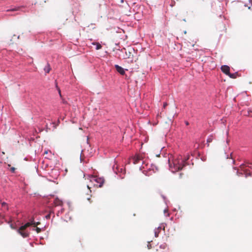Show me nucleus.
Here are the masks:
<instances>
[{
    "label": "nucleus",
    "mask_w": 252,
    "mask_h": 252,
    "mask_svg": "<svg viewBox=\"0 0 252 252\" xmlns=\"http://www.w3.org/2000/svg\"><path fill=\"white\" fill-rule=\"evenodd\" d=\"M189 159V157L186 159H182L181 158H178L173 160L172 165L171 164L170 168L172 172H177L182 170L186 165V160Z\"/></svg>",
    "instance_id": "obj_1"
},
{
    "label": "nucleus",
    "mask_w": 252,
    "mask_h": 252,
    "mask_svg": "<svg viewBox=\"0 0 252 252\" xmlns=\"http://www.w3.org/2000/svg\"><path fill=\"white\" fill-rule=\"evenodd\" d=\"M90 181L93 184L94 186L96 187H101L104 182L103 178L94 176L90 177Z\"/></svg>",
    "instance_id": "obj_2"
},
{
    "label": "nucleus",
    "mask_w": 252,
    "mask_h": 252,
    "mask_svg": "<svg viewBox=\"0 0 252 252\" xmlns=\"http://www.w3.org/2000/svg\"><path fill=\"white\" fill-rule=\"evenodd\" d=\"M18 232L23 237L27 238L29 236V233L26 229L20 230V227L18 229Z\"/></svg>",
    "instance_id": "obj_3"
},
{
    "label": "nucleus",
    "mask_w": 252,
    "mask_h": 252,
    "mask_svg": "<svg viewBox=\"0 0 252 252\" xmlns=\"http://www.w3.org/2000/svg\"><path fill=\"white\" fill-rule=\"evenodd\" d=\"M143 158V156L142 155L138 154L136 155L133 158V163L135 164L138 163Z\"/></svg>",
    "instance_id": "obj_4"
},
{
    "label": "nucleus",
    "mask_w": 252,
    "mask_h": 252,
    "mask_svg": "<svg viewBox=\"0 0 252 252\" xmlns=\"http://www.w3.org/2000/svg\"><path fill=\"white\" fill-rule=\"evenodd\" d=\"M33 223H34V219L33 218H32V219L30 220V222H28L25 225L21 226L20 227V230L26 229L27 227L33 225Z\"/></svg>",
    "instance_id": "obj_5"
},
{
    "label": "nucleus",
    "mask_w": 252,
    "mask_h": 252,
    "mask_svg": "<svg viewBox=\"0 0 252 252\" xmlns=\"http://www.w3.org/2000/svg\"><path fill=\"white\" fill-rule=\"evenodd\" d=\"M221 70L222 72L228 75L230 72V67L226 65H222L221 67Z\"/></svg>",
    "instance_id": "obj_6"
},
{
    "label": "nucleus",
    "mask_w": 252,
    "mask_h": 252,
    "mask_svg": "<svg viewBox=\"0 0 252 252\" xmlns=\"http://www.w3.org/2000/svg\"><path fill=\"white\" fill-rule=\"evenodd\" d=\"M115 67L116 69V70L120 73L121 74V75H124L125 73V70L121 66L117 65V64H116L115 65Z\"/></svg>",
    "instance_id": "obj_7"
},
{
    "label": "nucleus",
    "mask_w": 252,
    "mask_h": 252,
    "mask_svg": "<svg viewBox=\"0 0 252 252\" xmlns=\"http://www.w3.org/2000/svg\"><path fill=\"white\" fill-rule=\"evenodd\" d=\"M54 203L55 206H62L63 204V201L58 198H55Z\"/></svg>",
    "instance_id": "obj_8"
},
{
    "label": "nucleus",
    "mask_w": 252,
    "mask_h": 252,
    "mask_svg": "<svg viewBox=\"0 0 252 252\" xmlns=\"http://www.w3.org/2000/svg\"><path fill=\"white\" fill-rule=\"evenodd\" d=\"M44 70L47 73H48L50 72L51 67L49 63H47V65L45 66Z\"/></svg>",
    "instance_id": "obj_9"
},
{
    "label": "nucleus",
    "mask_w": 252,
    "mask_h": 252,
    "mask_svg": "<svg viewBox=\"0 0 252 252\" xmlns=\"http://www.w3.org/2000/svg\"><path fill=\"white\" fill-rule=\"evenodd\" d=\"M93 44L96 45V50H99L102 48V46L101 45V44L98 42L93 43Z\"/></svg>",
    "instance_id": "obj_10"
},
{
    "label": "nucleus",
    "mask_w": 252,
    "mask_h": 252,
    "mask_svg": "<svg viewBox=\"0 0 252 252\" xmlns=\"http://www.w3.org/2000/svg\"><path fill=\"white\" fill-rule=\"evenodd\" d=\"M228 76H229L231 78L235 79L237 77V74L236 73H230L229 72V74H228Z\"/></svg>",
    "instance_id": "obj_11"
},
{
    "label": "nucleus",
    "mask_w": 252,
    "mask_h": 252,
    "mask_svg": "<svg viewBox=\"0 0 252 252\" xmlns=\"http://www.w3.org/2000/svg\"><path fill=\"white\" fill-rule=\"evenodd\" d=\"M40 224V222H35L34 221V223H33V226L34 227H36L38 224Z\"/></svg>",
    "instance_id": "obj_12"
},
{
    "label": "nucleus",
    "mask_w": 252,
    "mask_h": 252,
    "mask_svg": "<svg viewBox=\"0 0 252 252\" xmlns=\"http://www.w3.org/2000/svg\"><path fill=\"white\" fill-rule=\"evenodd\" d=\"M36 230V231L37 232V233H40L41 232V229L39 227H37V226L36 227V228L35 229Z\"/></svg>",
    "instance_id": "obj_13"
},
{
    "label": "nucleus",
    "mask_w": 252,
    "mask_h": 252,
    "mask_svg": "<svg viewBox=\"0 0 252 252\" xmlns=\"http://www.w3.org/2000/svg\"><path fill=\"white\" fill-rule=\"evenodd\" d=\"M18 8H13V9L7 10V11H14L18 10Z\"/></svg>",
    "instance_id": "obj_14"
},
{
    "label": "nucleus",
    "mask_w": 252,
    "mask_h": 252,
    "mask_svg": "<svg viewBox=\"0 0 252 252\" xmlns=\"http://www.w3.org/2000/svg\"><path fill=\"white\" fill-rule=\"evenodd\" d=\"M212 139H211V138H208V139H207V142H208V143L211 142H212Z\"/></svg>",
    "instance_id": "obj_15"
},
{
    "label": "nucleus",
    "mask_w": 252,
    "mask_h": 252,
    "mask_svg": "<svg viewBox=\"0 0 252 252\" xmlns=\"http://www.w3.org/2000/svg\"><path fill=\"white\" fill-rule=\"evenodd\" d=\"M1 204H2V206H3V207H4L6 205V203L5 202H2Z\"/></svg>",
    "instance_id": "obj_16"
},
{
    "label": "nucleus",
    "mask_w": 252,
    "mask_h": 252,
    "mask_svg": "<svg viewBox=\"0 0 252 252\" xmlns=\"http://www.w3.org/2000/svg\"><path fill=\"white\" fill-rule=\"evenodd\" d=\"M167 105V103L165 102L163 104V108H165V107Z\"/></svg>",
    "instance_id": "obj_17"
},
{
    "label": "nucleus",
    "mask_w": 252,
    "mask_h": 252,
    "mask_svg": "<svg viewBox=\"0 0 252 252\" xmlns=\"http://www.w3.org/2000/svg\"><path fill=\"white\" fill-rule=\"evenodd\" d=\"M155 236L156 237H158V233H157V232H155Z\"/></svg>",
    "instance_id": "obj_18"
},
{
    "label": "nucleus",
    "mask_w": 252,
    "mask_h": 252,
    "mask_svg": "<svg viewBox=\"0 0 252 252\" xmlns=\"http://www.w3.org/2000/svg\"><path fill=\"white\" fill-rule=\"evenodd\" d=\"M130 52H129V55L127 56V58H130Z\"/></svg>",
    "instance_id": "obj_19"
},
{
    "label": "nucleus",
    "mask_w": 252,
    "mask_h": 252,
    "mask_svg": "<svg viewBox=\"0 0 252 252\" xmlns=\"http://www.w3.org/2000/svg\"><path fill=\"white\" fill-rule=\"evenodd\" d=\"M87 188H88V189H89L90 190V188H90V185H87Z\"/></svg>",
    "instance_id": "obj_20"
},
{
    "label": "nucleus",
    "mask_w": 252,
    "mask_h": 252,
    "mask_svg": "<svg viewBox=\"0 0 252 252\" xmlns=\"http://www.w3.org/2000/svg\"><path fill=\"white\" fill-rule=\"evenodd\" d=\"M236 174H237V175H239V173L238 171H237V172H236Z\"/></svg>",
    "instance_id": "obj_21"
},
{
    "label": "nucleus",
    "mask_w": 252,
    "mask_h": 252,
    "mask_svg": "<svg viewBox=\"0 0 252 252\" xmlns=\"http://www.w3.org/2000/svg\"><path fill=\"white\" fill-rule=\"evenodd\" d=\"M46 218H50V216H49V215L47 216H46Z\"/></svg>",
    "instance_id": "obj_22"
},
{
    "label": "nucleus",
    "mask_w": 252,
    "mask_h": 252,
    "mask_svg": "<svg viewBox=\"0 0 252 252\" xmlns=\"http://www.w3.org/2000/svg\"><path fill=\"white\" fill-rule=\"evenodd\" d=\"M47 153H48V152H47V151H45V152H44V154H47Z\"/></svg>",
    "instance_id": "obj_23"
},
{
    "label": "nucleus",
    "mask_w": 252,
    "mask_h": 252,
    "mask_svg": "<svg viewBox=\"0 0 252 252\" xmlns=\"http://www.w3.org/2000/svg\"><path fill=\"white\" fill-rule=\"evenodd\" d=\"M184 33H185V34H186V33H187V32H186V31H184Z\"/></svg>",
    "instance_id": "obj_24"
},
{
    "label": "nucleus",
    "mask_w": 252,
    "mask_h": 252,
    "mask_svg": "<svg viewBox=\"0 0 252 252\" xmlns=\"http://www.w3.org/2000/svg\"><path fill=\"white\" fill-rule=\"evenodd\" d=\"M186 125H189L188 122H186Z\"/></svg>",
    "instance_id": "obj_25"
},
{
    "label": "nucleus",
    "mask_w": 252,
    "mask_h": 252,
    "mask_svg": "<svg viewBox=\"0 0 252 252\" xmlns=\"http://www.w3.org/2000/svg\"><path fill=\"white\" fill-rule=\"evenodd\" d=\"M59 94L61 95V91H60V90H59Z\"/></svg>",
    "instance_id": "obj_26"
}]
</instances>
